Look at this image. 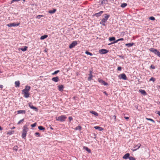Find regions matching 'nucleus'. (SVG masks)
<instances>
[{
    "instance_id": "obj_1",
    "label": "nucleus",
    "mask_w": 160,
    "mask_h": 160,
    "mask_svg": "<svg viewBox=\"0 0 160 160\" xmlns=\"http://www.w3.org/2000/svg\"><path fill=\"white\" fill-rule=\"evenodd\" d=\"M31 87L30 86H27L25 87V89L22 90V94L24 95V97L26 98H28L30 95L29 91L30 90Z\"/></svg>"
},
{
    "instance_id": "obj_2",
    "label": "nucleus",
    "mask_w": 160,
    "mask_h": 160,
    "mask_svg": "<svg viewBox=\"0 0 160 160\" xmlns=\"http://www.w3.org/2000/svg\"><path fill=\"white\" fill-rule=\"evenodd\" d=\"M110 15H108L107 14H104V18L102 19L100 23L103 26H105V22H106L107 20L108 19Z\"/></svg>"
},
{
    "instance_id": "obj_3",
    "label": "nucleus",
    "mask_w": 160,
    "mask_h": 160,
    "mask_svg": "<svg viewBox=\"0 0 160 160\" xmlns=\"http://www.w3.org/2000/svg\"><path fill=\"white\" fill-rule=\"evenodd\" d=\"M28 130V128L25 125L23 127L22 137L23 138H25L27 134V132Z\"/></svg>"
},
{
    "instance_id": "obj_4",
    "label": "nucleus",
    "mask_w": 160,
    "mask_h": 160,
    "mask_svg": "<svg viewBox=\"0 0 160 160\" xmlns=\"http://www.w3.org/2000/svg\"><path fill=\"white\" fill-rule=\"evenodd\" d=\"M67 118L65 115H61L58 117H56V119L57 121H59L62 122L65 121Z\"/></svg>"
},
{
    "instance_id": "obj_5",
    "label": "nucleus",
    "mask_w": 160,
    "mask_h": 160,
    "mask_svg": "<svg viewBox=\"0 0 160 160\" xmlns=\"http://www.w3.org/2000/svg\"><path fill=\"white\" fill-rule=\"evenodd\" d=\"M78 44V42L77 41H74L72 42L71 44L69 46V48H72L75 46L77 45Z\"/></svg>"
},
{
    "instance_id": "obj_6",
    "label": "nucleus",
    "mask_w": 160,
    "mask_h": 160,
    "mask_svg": "<svg viewBox=\"0 0 160 160\" xmlns=\"http://www.w3.org/2000/svg\"><path fill=\"white\" fill-rule=\"evenodd\" d=\"M120 79H122L123 80H126L127 79V77L124 73L120 74L118 76Z\"/></svg>"
},
{
    "instance_id": "obj_7",
    "label": "nucleus",
    "mask_w": 160,
    "mask_h": 160,
    "mask_svg": "<svg viewBox=\"0 0 160 160\" xmlns=\"http://www.w3.org/2000/svg\"><path fill=\"white\" fill-rule=\"evenodd\" d=\"M98 82L104 85L105 86L108 85V83L105 82L104 81L102 80V79H101L99 78H98Z\"/></svg>"
},
{
    "instance_id": "obj_8",
    "label": "nucleus",
    "mask_w": 160,
    "mask_h": 160,
    "mask_svg": "<svg viewBox=\"0 0 160 160\" xmlns=\"http://www.w3.org/2000/svg\"><path fill=\"white\" fill-rule=\"evenodd\" d=\"M99 52L101 54H105L108 52V51L106 49H102L99 50Z\"/></svg>"
},
{
    "instance_id": "obj_9",
    "label": "nucleus",
    "mask_w": 160,
    "mask_h": 160,
    "mask_svg": "<svg viewBox=\"0 0 160 160\" xmlns=\"http://www.w3.org/2000/svg\"><path fill=\"white\" fill-rule=\"evenodd\" d=\"M28 106H29V107L31 108V109H32L35 110V111H38V108L36 107H34L32 104V103L31 102H30V103H29Z\"/></svg>"
},
{
    "instance_id": "obj_10",
    "label": "nucleus",
    "mask_w": 160,
    "mask_h": 160,
    "mask_svg": "<svg viewBox=\"0 0 160 160\" xmlns=\"http://www.w3.org/2000/svg\"><path fill=\"white\" fill-rule=\"evenodd\" d=\"M20 24V23H12L7 24V26L8 27H15L18 26Z\"/></svg>"
},
{
    "instance_id": "obj_11",
    "label": "nucleus",
    "mask_w": 160,
    "mask_h": 160,
    "mask_svg": "<svg viewBox=\"0 0 160 160\" xmlns=\"http://www.w3.org/2000/svg\"><path fill=\"white\" fill-rule=\"evenodd\" d=\"M141 145L140 143L138 144L137 145H136L135 146L134 148H135L134 149L132 150L133 151H135L139 149L140 147L141 146Z\"/></svg>"
},
{
    "instance_id": "obj_12",
    "label": "nucleus",
    "mask_w": 160,
    "mask_h": 160,
    "mask_svg": "<svg viewBox=\"0 0 160 160\" xmlns=\"http://www.w3.org/2000/svg\"><path fill=\"white\" fill-rule=\"evenodd\" d=\"M130 154L129 153H128L126 154H125L123 156V158L124 159H127L128 158H129L130 157Z\"/></svg>"
},
{
    "instance_id": "obj_13",
    "label": "nucleus",
    "mask_w": 160,
    "mask_h": 160,
    "mask_svg": "<svg viewBox=\"0 0 160 160\" xmlns=\"http://www.w3.org/2000/svg\"><path fill=\"white\" fill-rule=\"evenodd\" d=\"M92 71H90V73L89 74V77L88 78V81H91L92 79V78L93 77V76L92 74Z\"/></svg>"
},
{
    "instance_id": "obj_14",
    "label": "nucleus",
    "mask_w": 160,
    "mask_h": 160,
    "mask_svg": "<svg viewBox=\"0 0 160 160\" xmlns=\"http://www.w3.org/2000/svg\"><path fill=\"white\" fill-rule=\"evenodd\" d=\"M52 80V81L55 82H57L59 80V78L58 77L53 78Z\"/></svg>"
},
{
    "instance_id": "obj_15",
    "label": "nucleus",
    "mask_w": 160,
    "mask_h": 160,
    "mask_svg": "<svg viewBox=\"0 0 160 160\" xmlns=\"http://www.w3.org/2000/svg\"><path fill=\"white\" fill-rule=\"evenodd\" d=\"M18 114H24L26 113V111L25 110H19L17 111Z\"/></svg>"
},
{
    "instance_id": "obj_16",
    "label": "nucleus",
    "mask_w": 160,
    "mask_h": 160,
    "mask_svg": "<svg viewBox=\"0 0 160 160\" xmlns=\"http://www.w3.org/2000/svg\"><path fill=\"white\" fill-rule=\"evenodd\" d=\"M94 128L96 129H98L99 131H102L103 129V128L98 126H95Z\"/></svg>"
},
{
    "instance_id": "obj_17",
    "label": "nucleus",
    "mask_w": 160,
    "mask_h": 160,
    "mask_svg": "<svg viewBox=\"0 0 160 160\" xmlns=\"http://www.w3.org/2000/svg\"><path fill=\"white\" fill-rule=\"evenodd\" d=\"M103 12V11H101L98 13H96L94 15L97 17H99L100 16Z\"/></svg>"
},
{
    "instance_id": "obj_18",
    "label": "nucleus",
    "mask_w": 160,
    "mask_h": 160,
    "mask_svg": "<svg viewBox=\"0 0 160 160\" xmlns=\"http://www.w3.org/2000/svg\"><path fill=\"white\" fill-rule=\"evenodd\" d=\"M139 92L143 95H147V93L144 90L140 89L139 90Z\"/></svg>"
},
{
    "instance_id": "obj_19",
    "label": "nucleus",
    "mask_w": 160,
    "mask_h": 160,
    "mask_svg": "<svg viewBox=\"0 0 160 160\" xmlns=\"http://www.w3.org/2000/svg\"><path fill=\"white\" fill-rule=\"evenodd\" d=\"M20 83L19 81H17L15 82V86L16 87H19L20 85Z\"/></svg>"
},
{
    "instance_id": "obj_20",
    "label": "nucleus",
    "mask_w": 160,
    "mask_h": 160,
    "mask_svg": "<svg viewBox=\"0 0 160 160\" xmlns=\"http://www.w3.org/2000/svg\"><path fill=\"white\" fill-rule=\"evenodd\" d=\"M57 11L56 9H53V10H50L48 11V12L50 14H53L55 13Z\"/></svg>"
},
{
    "instance_id": "obj_21",
    "label": "nucleus",
    "mask_w": 160,
    "mask_h": 160,
    "mask_svg": "<svg viewBox=\"0 0 160 160\" xmlns=\"http://www.w3.org/2000/svg\"><path fill=\"white\" fill-rule=\"evenodd\" d=\"M90 113L95 115L96 116H97L98 115V113L97 112L94 111H90Z\"/></svg>"
},
{
    "instance_id": "obj_22",
    "label": "nucleus",
    "mask_w": 160,
    "mask_h": 160,
    "mask_svg": "<svg viewBox=\"0 0 160 160\" xmlns=\"http://www.w3.org/2000/svg\"><path fill=\"white\" fill-rule=\"evenodd\" d=\"M48 37V35H44L40 37V39L43 40L45 38H47Z\"/></svg>"
},
{
    "instance_id": "obj_23",
    "label": "nucleus",
    "mask_w": 160,
    "mask_h": 160,
    "mask_svg": "<svg viewBox=\"0 0 160 160\" xmlns=\"http://www.w3.org/2000/svg\"><path fill=\"white\" fill-rule=\"evenodd\" d=\"M58 88L59 90L60 91H61L63 90V87L62 85H59L58 86Z\"/></svg>"
},
{
    "instance_id": "obj_24",
    "label": "nucleus",
    "mask_w": 160,
    "mask_h": 160,
    "mask_svg": "<svg viewBox=\"0 0 160 160\" xmlns=\"http://www.w3.org/2000/svg\"><path fill=\"white\" fill-rule=\"evenodd\" d=\"M28 47L27 46H24L23 48H21V50L22 51H25L27 49Z\"/></svg>"
},
{
    "instance_id": "obj_25",
    "label": "nucleus",
    "mask_w": 160,
    "mask_h": 160,
    "mask_svg": "<svg viewBox=\"0 0 160 160\" xmlns=\"http://www.w3.org/2000/svg\"><path fill=\"white\" fill-rule=\"evenodd\" d=\"M134 44L133 43H131L126 44L125 45L128 47H130L132 46Z\"/></svg>"
},
{
    "instance_id": "obj_26",
    "label": "nucleus",
    "mask_w": 160,
    "mask_h": 160,
    "mask_svg": "<svg viewBox=\"0 0 160 160\" xmlns=\"http://www.w3.org/2000/svg\"><path fill=\"white\" fill-rule=\"evenodd\" d=\"M154 53L160 58V52L158 50H156Z\"/></svg>"
},
{
    "instance_id": "obj_27",
    "label": "nucleus",
    "mask_w": 160,
    "mask_h": 160,
    "mask_svg": "<svg viewBox=\"0 0 160 160\" xmlns=\"http://www.w3.org/2000/svg\"><path fill=\"white\" fill-rule=\"evenodd\" d=\"M82 127L80 126H78L77 127L74 129L76 130H80L81 129Z\"/></svg>"
},
{
    "instance_id": "obj_28",
    "label": "nucleus",
    "mask_w": 160,
    "mask_h": 160,
    "mask_svg": "<svg viewBox=\"0 0 160 160\" xmlns=\"http://www.w3.org/2000/svg\"><path fill=\"white\" fill-rule=\"evenodd\" d=\"M127 5V4L126 3H122L121 5V7L122 8L125 7Z\"/></svg>"
},
{
    "instance_id": "obj_29",
    "label": "nucleus",
    "mask_w": 160,
    "mask_h": 160,
    "mask_svg": "<svg viewBox=\"0 0 160 160\" xmlns=\"http://www.w3.org/2000/svg\"><path fill=\"white\" fill-rule=\"evenodd\" d=\"M157 50V49L153 48H151L149 49L150 51L152 52H154V53H155V52Z\"/></svg>"
},
{
    "instance_id": "obj_30",
    "label": "nucleus",
    "mask_w": 160,
    "mask_h": 160,
    "mask_svg": "<svg viewBox=\"0 0 160 160\" xmlns=\"http://www.w3.org/2000/svg\"><path fill=\"white\" fill-rule=\"evenodd\" d=\"M38 128L39 129V130H44L45 129V128H44L42 126H38Z\"/></svg>"
},
{
    "instance_id": "obj_31",
    "label": "nucleus",
    "mask_w": 160,
    "mask_h": 160,
    "mask_svg": "<svg viewBox=\"0 0 160 160\" xmlns=\"http://www.w3.org/2000/svg\"><path fill=\"white\" fill-rule=\"evenodd\" d=\"M108 2V0H103L102 2V4H107Z\"/></svg>"
},
{
    "instance_id": "obj_32",
    "label": "nucleus",
    "mask_w": 160,
    "mask_h": 160,
    "mask_svg": "<svg viewBox=\"0 0 160 160\" xmlns=\"http://www.w3.org/2000/svg\"><path fill=\"white\" fill-rule=\"evenodd\" d=\"M84 148L88 152L90 153L91 152V150L87 147H84Z\"/></svg>"
},
{
    "instance_id": "obj_33",
    "label": "nucleus",
    "mask_w": 160,
    "mask_h": 160,
    "mask_svg": "<svg viewBox=\"0 0 160 160\" xmlns=\"http://www.w3.org/2000/svg\"><path fill=\"white\" fill-rule=\"evenodd\" d=\"M115 38L114 37H110V38H109V40L110 41H114L115 40Z\"/></svg>"
},
{
    "instance_id": "obj_34",
    "label": "nucleus",
    "mask_w": 160,
    "mask_h": 160,
    "mask_svg": "<svg viewBox=\"0 0 160 160\" xmlns=\"http://www.w3.org/2000/svg\"><path fill=\"white\" fill-rule=\"evenodd\" d=\"M85 53L87 55H89L90 56H92V53H91L88 51H86L85 52Z\"/></svg>"
},
{
    "instance_id": "obj_35",
    "label": "nucleus",
    "mask_w": 160,
    "mask_h": 160,
    "mask_svg": "<svg viewBox=\"0 0 160 160\" xmlns=\"http://www.w3.org/2000/svg\"><path fill=\"white\" fill-rule=\"evenodd\" d=\"M146 119L148 120H149V121H150L152 122H153V123H155V121H154L152 119H151V118H146Z\"/></svg>"
},
{
    "instance_id": "obj_36",
    "label": "nucleus",
    "mask_w": 160,
    "mask_h": 160,
    "mask_svg": "<svg viewBox=\"0 0 160 160\" xmlns=\"http://www.w3.org/2000/svg\"><path fill=\"white\" fill-rule=\"evenodd\" d=\"M18 147L17 146H15L13 148V150L16 151H17L18 150Z\"/></svg>"
},
{
    "instance_id": "obj_37",
    "label": "nucleus",
    "mask_w": 160,
    "mask_h": 160,
    "mask_svg": "<svg viewBox=\"0 0 160 160\" xmlns=\"http://www.w3.org/2000/svg\"><path fill=\"white\" fill-rule=\"evenodd\" d=\"M129 160H136V159L135 158L130 156L129 158Z\"/></svg>"
},
{
    "instance_id": "obj_38",
    "label": "nucleus",
    "mask_w": 160,
    "mask_h": 160,
    "mask_svg": "<svg viewBox=\"0 0 160 160\" xmlns=\"http://www.w3.org/2000/svg\"><path fill=\"white\" fill-rule=\"evenodd\" d=\"M59 71L58 70H57V71H55L52 74V75H55V74H56L57 73H58V72H59Z\"/></svg>"
},
{
    "instance_id": "obj_39",
    "label": "nucleus",
    "mask_w": 160,
    "mask_h": 160,
    "mask_svg": "<svg viewBox=\"0 0 160 160\" xmlns=\"http://www.w3.org/2000/svg\"><path fill=\"white\" fill-rule=\"evenodd\" d=\"M149 19L152 20H155V18L153 17H151L149 18Z\"/></svg>"
},
{
    "instance_id": "obj_40",
    "label": "nucleus",
    "mask_w": 160,
    "mask_h": 160,
    "mask_svg": "<svg viewBox=\"0 0 160 160\" xmlns=\"http://www.w3.org/2000/svg\"><path fill=\"white\" fill-rule=\"evenodd\" d=\"M155 80V79L153 77H152L149 80L150 81H152L153 82H154Z\"/></svg>"
},
{
    "instance_id": "obj_41",
    "label": "nucleus",
    "mask_w": 160,
    "mask_h": 160,
    "mask_svg": "<svg viewBox=\"0 0 160 160\" xmlns=\"http://www.w3.org/2000/svg\"><path fill=\"white\" fill-rule=\"evenodd\" d=\"M36 124H37V123H34V124H31V126L32 127H35L36 126Z\"/></svg>"
},
{
    "instance_id": "obj_42",
    "label": "nucleus",
    "mask_w": 160,
    "mask_h": 160,
    "mask_svg": "<svg viewBox=\"0 0 160 160\" xmlns=\"http://www.w3.org/2000/svg\"><path fill=\"white\" fill-rule=\"evenodd\" d=\"M43 16L42 15H38L36 18H38V19H39L40 18H41V17H43Z\"/></svg>"
},
{
    "instance_id": "obj_43",
    "label": "nucleus",
    "mask_w": 160,
    "mask_h": 160,
    "mask_svg": "<svg viewBox=\"0 0 160 160\" xmlns=\"http://www.w3.org/2000/svg\"><path fill=\"white\" fill-rule=\"evenodd\" d=\"M24 119H22L20 120L18 123V124H20L21 122L24 121Z\"/></svg>"
},
{
    "instance_id": "obj_44",
    "label": "nucleus",
    "mask_w": 160,
    "mask_h": 160,
    "mask_svg": "<svg viewBox=\"0 0 160 160\" xmlns=\"http://www.w3.org/2000/svg\"><path fill=\"white\" fill-rule=\"evenodd\" d=\"M155 113L158 114L160 116V111H156L155 112Z\"/></svg>"
},
{
    "instance_id": "obj_45",
    "label": "nucleus",
    "mask_w": 160,
    "mask_h": 160,
    "mask_svg": "<svg viewBox=\"0 0 160 160\" xmlns=\"http://www.w3.org/2000/svg\"><path fill=\"white\" fill-rule=\"evenodd\" d=\"M150 68L152 69H154L155 68V66L152 65L150 66Z\"/></svg>"
},
{
    "instance_id": "obj_46",
    "label": "nucleus",
    "mask_w": 160,
    "mask_h": 160,
    "mask_svg": "<svg viewBox=\"0 0 160 160\" xmlns=\"http://www.w3.org/2000/svg\"><path fill=\"white\" fill-rule=\"evenodd\" d=\"M35 135H38V137H39V136H40V134H39L38 132H35Z\"/></svg>"
},
{
    "instance_id": "obj_47",
    "label": "nucleus",
    "mask_w": 160,
    "mask_h": 160,
    "mask_svg": "<svg viewBox=\"0 0 160 160\" xmlns=\"http://www.w3.org/2000/svg\"><path fill=\"white\" fill-rule=\"evenodd\" d=\"M119 41V39H118L117 40H116V41H114V42H112V43H117Z\"/></svg>"
},
{
    "instance_id": "obj_48",
    "label": "nucleus",
    "mask_w": 160,
    "mask_h": 160,
    "mask_svg": "<svg viewBox=\"0 0 160 160\" xmlns=\"http://www.w3.org/2000/svg\"><path fill=\"white\" fill-rule=\"evenodd\" d=\"M118 70V71H120L121 70V69H122V68H121V67H119L118 68V69H117Z\"/></svg>"
},
{
    "instance_id": "obj_49",
    "label": "nucleus",
    "mask_w": 160,
    "mask_h": 160,
    "mask_svg": "<svg viewBox=\"0 0 160 160\" xmlns=\"http://www.w3.org/2000/svg\"><path fill=\"white\" fill-rule=\"evenodd\" d=\"M68 119L70 121H71L72 120V117H69V118H68Z\"/></svg>"
},
{
    "instance_id": "obj_50",
    "label": "nucleus",
    "mask_w": 160,
    "mask_h": 160,
    "mask_svg": "<svg viewBox=\"0 0 160 160\" xmlns=\"http://www.w3.org/2000/svg\"><path fill=\"white\" fill-rule=\"evenodd\" d=\"M20 0H12L11 1V3H13V2H17V1H19Z\"/></svg>"
},
{
    "instance_id": "obj_51",
    "label": "nucleus",
    "mask_w": 160,
    "mask_h": 160,
    "mask_svg": "<svg viewBox=\"0 0 160 160\" xmlns=\"http://www.w3.org/2000/svg\"><path fill=\"white\" fill-rule=\"evenodd\" d=\"M103 93L107 96L108 95V94H107V93L106 92V91H104L103 92Z\"/></svg>"
},
{
    "instance_id": "obj_52",
    "label": "nucleus",
    "mask_w": 160,
    "mask_h": 160,
    "mask_svg": "<svg viewBox=\"0 0 160 160\" xmlns=\"http://www.w3.org/2000/svg\"><path fill=\"white\" fill-rule=\"evenodd\" d=\"M124 118L126 120H128L129 118L128 117H125Z\"/></svg>"
},
{
    "instance_id": "obj_53",
    "label": "nucleus",
    "mask_w": 160,
    "mask_h": 160,
    "mask_svg": "<svg viewBox=\"0 0 160 160\" xmlns=\"http://www.w3.org/2000/svg\"><path fill=\"white\" fill-rule=\"evenodd\" d=\"M119 41H123L124 40V39L123 38H119Z\"/></svg>"
},
{
    "instance_id": "obj_54",
    "label": "nucleus",
    "mask_w": 160,
    "mask_h": 160,
    "mask_svg": "<svg viewBox=\"0 0 160 160\" xmlns=\"http://www.w3.org/2000/svg\"><path fill=\"white\" fill-rule=\"evenodd\" d=\"M3 87V86L2 85H0V88L2 89Z\"/></svg>"
},
{
    "instance_id": "obj_55",
    "label": "nucleus",
    "mask_w": 160,
    "mask_h": 160,
    "mask_svg": "<svg viewBox=\"0 0 160 160\" xmlns=\"http://www.w3.org/2000/svg\"><path fill=\"white\" fill-rule=\"evenodd\" d=\"M157 88L159 89H160V85H158V86H157Z\"/></svg>"
},
{
    "instance_id": "obj_56",
    "label": "nucleus",
    "mask_w": 160,
    "mask_h": 160,
    "mask_svg": "<svg viewBox=\"0 0 160 160\" xmlns=\"http://www.w3.org/2000/svg\"><path fill=\"white\" fill-rule=\"evenodd\" d=\"M113 117H114V119H116V116H115V115H114V116H113Z\"/></svg>"
},
{
    "instance_id": "obj_57",
    "label": "nucleus",
    "mask_w": 160,
    "mask_h": 160,
    "mask_svg": "<svg viewBox=\"0 0 160 160\" xmlns=\"http://www.w3.org/2000/svg\"><path fill=\"white\" fill-rule=\"evenodd\" d=\"M2 128L0 126V130H2Z\"/></svg>"
},
{
    "instance_id": "obj_58",
    "label": "nucleus",
    "mask_w": 160,
    "mask_h": 160,
    "mask_svg": "<svg viewBox=\"0 0 160 160\" xmlns=\"http://www.w3.org/2000/svg\"><path fill=\"white\" fill-rule=\"evenodd\" d=\"M112 44V43H111L108 44V45H111V44Z\"/></svg>"
},
{
    "instance_id": "obj_59",
    "label": "nucleus",
    "mask_w": 160,
    "mask_h": 160,
    "mask_svg": "<svg viewBox=\"0 0 160 160\" xmlns=\"http://www.w3.org/2000/svg\"><path fill=\"white\" fill-rule=\"evenodd\" d=\"M51 128L52 129H53V128Z\"/></svg>"
},
{
    "instance_id": "obj_60",
    "label": "nucleus",
    "mask_w": 160,
    "mask_h": 160,
    "mask_svg": "<svg viewBox=\"0 0 160 160\" xmlns=\"http://www.w3.org/2000/svg\"><path fill=\"white\" fill-rule=\"evenodd\" d=\"M25 0H23L24 1H25Z\"/></svg>"
},
{
    "instance_id": "obj_61",
    "label": "nucleus",
    "mask_w": 160,
    "mask_h": 160,
    "mask_svg": "<svg viewBox=\"0 0 160 160\" xmlns=\"http://www.w3.org/2000/svg\"><path fill=\"white\" fill-rule=\"evenodd\" d=\"M159 122H160V121H159Z\"/></svg>"
}]
</instances>
